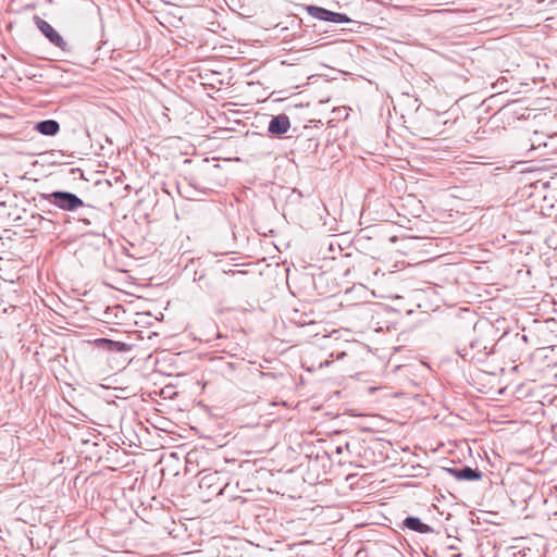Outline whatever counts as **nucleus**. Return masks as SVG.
<instances>
[{
	"label": "nucleus",
	"instance_id": "nucleus-1",
	"mask_svg": "<svg viewBox=\"0 0 557 557\" xmlns=\"http://www.w3.org/2000/svg\"><path fill=\"white\" fill-rule=\"evenodd\" d=\"M35 201H38L36 205L42 211H45L44 201L55 206L57 208L63 211H76L78 208L84 207V201L75 194L65 190H55L52 193H38L34 198Z\"/></svg>",
	"mask_w": 557,
	"mask_h": 557
},
{
	"label": "nucleus",
	"instance_id": "nucleus-2",
	"mask_svg": "<svg viewBox=\"0 0 557 557\" xmlns=\"http://www.w3.org/2000/svg\"><path fill=\"white\" fill-rule=\"evenodd\" d=\"M34 24L40 33L49 40L51 45L59 48L62 52L70 54L73 47L44 18L38 15L33 17Z\"/></svg>",
	"mask_w": 557,
	"mask_h": 557
},
{
	"label": "nucleus",
	"instance_id": "nucleus-3",
	"mask_svg": "<svg viewBox=\"0 0 557 557\" xmlns=\"http://www.w3.org/2000/svg\"><path fill=\"white\" fill-rule=\"evenodd\" d=\"M458 355L463 360L483 361L491 354L488 346L481 338H473L467 345L457 347Z\"/></svg>",
	"mask_w": 557,
	"mask_h": 557
},
{
	"label": "nucleus",
	"instance_id": "nucleus-4",
	"mask_svg": "<svg viewBox=\"0 0 557 557\" xmlns=\"http://www.w3.org/2000/svg\"><path fill=\"white\" fill-rule=\"evenodd\" d=\"M306 11L308 14L317 20L324 21V22H332L336 24H344L349 23L350 18L339 12H333L325 8L318 7V5H306Z\"/></svg>",
	"mask_w": 557,
	"mask_h": 557
},
{
	"label": "nucleus",
	"instance_id": "nucleus-5",
	"mask_svg": "<svg viewBox=\"0 0 557 557\" xmlns=\"http://www.w3.org/2000/svg\"><path fill=\"white\" fill-rule=\"evenodd\" d=\"M199 487L207 492L208 496L220 495L225 487L219 472L203 473L199 480Z\"/></svg>",
	"mask_w": 557,
	"mask_h": 557
},
{
	"label": "nucleus",
	"instance_id": "nucleus-6",
	"mask_svg": "<svg viewBox=\"0 0 557 557\" xmlns=\"http://www.w3.org/2000/svg\"><path fill=\"white\" fill-rule=\"evenodd\" d=\"M445 471L458 481H479L483 476V473L478 468L470 466L445 468Z\"/></svg>",
	"mask_w": 557,
	"mask_h": 557
},
{
	"label": "nucleus",
	"instance_id": "nucleus-7",
	"mask_svg": "<svg viewBox=\"0 0 557 557\" xmlns=\"http://www.w3.org/2000/svg\"><path fill=\"white\" fill-rule=\"evenodd\" d=\"M289 128V117L284 113L272 116L268 125V132L270 135L278 138L285 135Z\"/></svg>",
	"mask_w": 557,
	"mask_h": 557
},
{
	"label": "nucleus",
	"instance_id": "nucleus-8",
	"mask_svg": "<svg viewBox=\"0 0 557 557\" xmlns=\"http://www.w3.org/2000/svg\"><path fill=\"white\" fill-rule=\"evenodd\" d=\"M34 129L45 136H54L60 132V124L55 120H44L35 123Z\"/></svg>",
	"mask_w": 557,
	"mask_h": 557
},
{
	"label": "nucleus",
	"instance_id": "nucleus-9",
	"mask_svg": "<svg viewBox=\"0 0 557 557\" xmlns=\"http://www.w3.org/2000/svg\"><path fill=\"white\" fill-rule=\"evenodd\" d=\"M403 524L405 528L422 534H426L433 531L429 524L422 522L421 519L418 517H407L404 520Z\"/></svg>",
	"mask_w": 557,
	"mask_h": 557
},
{
	"label": "nucleus",
	"instance_id": "nucleus-10",
	"mask_svg": "<svg viewBox=\"0 0 557 557\" xmlns=\"http://www.w3.org/2000/svg\"><path fill=\"white\" fill-rule=\"evenodd\" d=\"M108 343L114 347L115 350L117 351H125L127 349V345L125 343H121V342H113V341H110L108 339Z\"/></svg>",
	"mask_w": 557,
	"mask_h": 557
},
{
	"label": "nucleus",
	"instance_id": "nucleus-11",
	"mask_svg": "<svg viewBox=\"0 0 557 557\" xmlns=\"http://www.w3.org/2000/svg\"><path fill=\"white\" fill-rule=\"evenodd\" d=\"M515 339L517 342H519V341L527 342V336L525 335H520V334L517 333V334H515Z\"/></svg>",
	"mask_w": 557,
	"mask_h": 557
},
{
	"label": "nucleus",
	"instance_id": "nucleus-12",
	"mask_svg": "<svg viewBox=\"0 0 557 557\" xmlns=\"http://www.w3.org/2000/svg\"><path fill=\"white\" fill-rule=\"evenodd\" d=\"M342 451H343V447H342V446H338V447L336 448V453H337V454H342Z\"/></svg>",
	"mask_w": 557,
	"mask_h": 557
},
{
	"label": "nucleus",
	"instance_id": "nucleus-13",
	"mask_svg": "<svg viewBox=\"0 0 557 557\" xmlns=\"http://www.w3.org/2000/svg\"><path fill=\"white\" fill-rule=\"evenodd\" d=\"M82 222H84L85 224H90V221L88 219H81Z\"/></svg>",
	"mask_w": 557,
	"mask_h": 557
}]
</instances>
